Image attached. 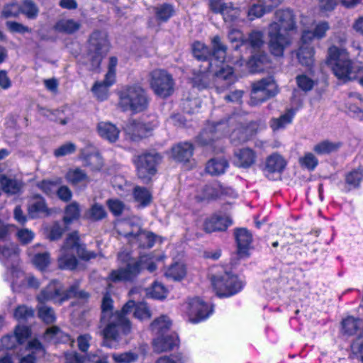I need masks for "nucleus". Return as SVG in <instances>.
<instances>
[{
    "mask_svg": "<svg viewBox=\"0 0 363 363\" xmlns=\"http://www.w3.org/2000/svg\"><path fill=\"white\" fill-rule=\"evenodd\" d=\"M211 43L213 52L211 53L209 48L201 42H196L193 44V54L199 60H209V72L215 74L217 80H225L227 84L234 82L233 69L225 65L226 47L222 44L219 36H214Z\"/></svg>",
    "mask_w": 363,
    "mask_h": 363,
    "instance_id": "f257e3e1",
    "label": "nucleus"
},
{
    "mask_svg": "<svg viewBox=\"0 0 363 363\" xmlns=\"http://www.w3.org/2000/svg\"><path fill=\"white\" fill-rule=\"evenodd\" d=\"M233 128L230 138L233 143L237 145L249 140L257 132V124L250 123L245 126L236 118L231 117L228 121H220L208 125L198 137V143L203 146L211 145L215 140L218 139L228 132L226 129Z\"/></svg>",
    "mask_w": 363,
    "mask_h": 363,
    "instance_id": "f03ea898",
    "label": "nucleus"
},
{
    "mask_svg": "<svg viewBox=\"0 0 363 363\" xmlns=\"http://www.w3.org/2000/svg\"><path fill=\"white\" fill-rule=\"evenodd\" d=\"M233 128L230 138L233 143L237 145L249 140L257 132V124L250 123L245 126L236 118L231 117L228 121H220L208 125L198 137V143L203 146L211 145L215 140L218 139L228 132L226 129Z\"/></svg>",
    "mask_w": 363,
    "mask_h": 363,
    "instance_id": "7ed1b4c3",
    "label": "nucleus"
},
{
    "mask_svg": "<svg viewBox=\"0 0 363 363\" xmlns=\"http://www.w3.org/2000/svg\"><path fill=\"white\" fill-rule=\"evenodd\" d=\"M12 230L11 226H1L0 240L4 238ZM19 252V249L13 243L3 247L0 245V260L6 267L5 279L10 284L12 291L21 297L23 271Z\"/></svg>",
    "mask_w": 363,
    "mask_h": 363,
    "instance_id": "20e7f679",
    "label": "nucleus"
},
{
    "mask_svg": "<svg viewBox=\"0 0 363 363\" xmlns=\"http://www.w3.org/2000/svg\"><path fill=\"white\" fill-rule=\"evenodd\" d=\"M164 259L163 255L149 254L142 255L138 261H133L126 252H120L118 259L125 267L112 270L108 276V281L113 282L127 281L133 280L143 269L152 273L157 269V264Z\"/></svg>",
    "mask_w": 363,
    "mask_h": 363,
    "instance_id": "39448f33",
    "label": "nucleus"
},
{
    "mask_svg": "<svg viewBox=\"0 0 363 363\" xmlns=\"http://www.w3.org/2000/svg\"><path fill=\"white\" fill-rule=\"evenodd\" d=\"M101 325H105L102 331L104 345L110 347V340H118L131 330L130 323L122 310L113 313V301L108 294H104L102 299Z\"/></svg>",
    "mask_w": 363,
    "mask_h": 363,
    "instance_id": "423d86ee",
    "label": "nucleus"
},
{
    "mask_svg": "<svg viewBox=\"0 0 363 363\" xmlns=\"http://www.w3.org/2000/svg\"><path fill=\"white\" fill-rule=\"evenodd\" d=\"M275 18L276 21L269 27V48L273 55L280 57L291 43L289 33L295 29V23L294 15L289 9L277 11Z\"/></svg>",
    "mask_w": 363,
    "mask_h": 363,
    "instance_id": "0eeeda50",
    "label": "nucleus"
},
{
    "mask_svg": "<svg viewBox=\"0 0 363 363\" xmlns=\"http://www.w3.org/2000/svg\"><path fill=\"white\" fill-rule=\"evenodd\" d=\"M326 63L334 74L345 82L357 79L362 65L360 62H352L345 50L336 46L328 49Z\"/></svg>",
    "mask_w": 363,
    "mask_h": 363,
    "instance_id": "6e6552de",
    "label": "nucleus"
},
{
    "mask_svg": "<svg viewBox=\"0 0 363 363\" xmlns=\"http://www.w3.org/2000/svg\"><path fill=\"white\" fill-rule=\"evenodd\" d=\"M75 255L83 259H90L96 257L93 252L87 251L83 245L79 242L77 232L70 233L67 238L64 245L60 251L58 264L63 269H73L77 264Z\"/></svg>",
    "mask_w": 363,
    "mask_h": 363,
    "instance_id": "1a4fd4ad",
    "label": "nucleus"
},
{
    "mask_svg": "<svg viewBox=\"0 0 363 363\" xmlns=\"http://www.w3.org/2000/svg\"><path fill=\"white\" fill-rule=\"evenodd\" d=\"M74 297L86 300L88 298L89 294L84 291L78 290L77 283L70 286L68 290L65 291L61 283L53 280L40 291L37 299L41 303L52 301L54 303L62 304L64 301Z\"/></svg>",
    "mask_w": 363,
    "mask_h": 363,
    "instance_id": "9d476101",
    "label": "nucleus"
},
{
    "mask_svg": "<svg viewBox=\"0 0 363 363\" xmlns=\"http://www.w3.org/2000/svg\"><path fill=\"white\" fill-rule=\"evenodd\" d=\"M118 106L123 111L138 113L148 106V97L143 88L138 85L125 86L118 92Z\"/></svg>",
    "mask_w": 363,
    "mask_h": 363,
    "instance_id": "9b49d317",
    "label": "nucleus"
},
{
    "mask_svg": "<svg viewBox=\"0 0 363 363\" xmlns=\"http://www.w3.org/2000/svg\"><path fill=\"white\" fill-rule=\"evenodd\" d=\"M213 288L219 297H229L240 292L244 282L236 275L225 272L223 274H214L211 277Z\"/></svg>",
    "mask_w": 363,
    "mask_h": 363,
    "instance_id": "f8f14e48",
    "label": "nucleus"
},
{
    "mask_svg": "<svg viewBox=\"0 0 363 363\" xmlns=\"http://www.w3.org/2000/svg\"><path fill=\"white\" fill-rule=\"evenodd\" d=\"M161 157L155 152H146L135 157L133 162L138 177L144 182H149L157 172Z\"/></svg>",
    "mask_w": 363,
    "mask_h": 363,
    "instance_id": "ddd939ff",
    "label": "nucleus"
},
{
    "mask_svg": "<svg viewBox=\"0 0 363 363\" xmlns=\"http://www.w3.org/2000/svg\"><path fill=\"white\" fill-rule=\"evenodd\" d=\"M149 83L155 94L160 97H167L173 92L172 77L164 69H156L150 72Z\"/></svg>",
    "mask_w": 363,
    "mask_h": 363,
    "instance_id": "4468645a",
    "label": "nucleus"
},
{
    "mask_svg": "<svg viewBox=\"0 0 363 363\" xmlns=\"http://www.w3.org/2000/svg\"><path fill=\"white\" fill-rule=\"evenodd\" d=\"M109 50V44L105 33L94 32L89 38V54L91 58L90 69H95L99 67L103 55Z\"/></svg>",
    "mask_w": 363,
    "mask_h": 363,
    "instance_id": "2eb2a0df",
    "label": "nucleus"
},
{
    "mask_svg": "<svg viewBox=\"0 0 363 363\" xmlns=\"http://www.w3.org/2000/svg\"><path fill=\"white\" fill-rule=\"evenodd\" d=\"M183 311L189 320L194 323L206 320L213 313L212 306L198 297L191 298L183 306Z\"/></svg>",
    "mask_w": 363,
    "mask_h": 363,
    "instance_id": "dca6fc26",
    "label": "nucleus"
},
{
    "mask_svg": "<svg viewBox=\"0 0 363 363\" xmlns=\"http://www.w3.org/2000/svg\"><path fill=\"white\" fill-rule=\"evenodd\" d=\"M277 86L272 77L263 79L252 85L250 104L255 106L274 96L277 93Z\"/></svg>",
    "mask_w": 363,
    "mask_h": 363,
    "instance_id": "f3484780",
    "label": "nucleus"
},
{
    "mask_svg": "<svg viewBox=\"0 0 363 363\" xmlns=\"http://www.w3.org/2000/svg\"><path fill=\"white\" fill-rule=\"evenodd\" d=\"M210 9L215 13L222 14L225 23L236 22L240 15V10L233 6L232 3H225L223 0H210Z\"/></svg>",
    "mask_w": 363,
    "mask_h": 363,
    "instance_id": "a211bd4d",
    "label": "nucleus"
},
{
    "mask_svg": "<svg viewBox=\"0 0 363 363\" xmlns=\"http://www.w3.org/2000/svg\"><path fill=\"white\" fill-rule=\"evenodd\" d=\"M155 336L152 342V347L157 353L170 351L179 345V338L176 333H169Z\"/></svg>",
    "mask_w": 363,
    "mask_h": 363,
    "instance_id": "6ab92c4d",
    "label": "nucleus"
},
{
    "mask_svg": "<svg viewBox=\"0 0 363 363\" xmlns=\"http://www.w3.org/2000/svg\"><path fill=\"white\" fill-rule=\"evenodd\" d=\"M256 158V152L252 149L242 147L235 150L233 163L238 167L249 168L255 163Z\"/></svg>",
    "mask_w": 363,
    "mask_h": 363,
    "instance_id": "aec40b11",
    "label": "nucleus"
},
{
    "mask_svg": "<svg viewBox=\"0 0 363 363\" xmlns=\"http://www.w3.org/2000/svg\"><path fill=\"white\" fill-rule=\"evenodd\" d=\"M155 125V123L145 124L131 120L125 126L124 131L130 136L131 140H135L138 138L145 137L148 132L152 130Z\"/></svg>",
    "mask_w": 363,
    "mask_h": 363,
    "instance_id": "412c9836",
    "label": "nucleus"
},
{
    "mask_svg": "<svg viewBox=\"0 0 363 363\" xmlns=\"http://www.w3.org/2000/svg\"><path fill=\"white\" fill-rule=\"evenodd\" d=\"M134 308L133 315L135 318L140 320H149L152 316V312L145 303H135L133 301H129L122 308V312L124 313L125 317Z\"/></svg>",
    "mask_w": 363,
    "mask_h": 363,
    "instance_id": "4be33fe9",
    "label": "nucleus"
},
{
    "mask_svg": "<svg viewBox=\"0 0 363 363\" xmlns=\"http://www.w3.org/2000/svg\"><path fill=\"white\" fill-rule=\"evenodd\" d=\"M138 218H133L118 220L115 228L118 234L127 238L130 242L133 241L136 233L139 232L140 226L137 223Z\"/></svg>",
    "mask_w": 363,
    "mask_h": 363,
    "instance_id": "5701e85b",
    "label": "nucleus"
},
{
    "mask_svg": "<svg viewBox=\"0 0 363 363\" xmlns=\"http://www.w3.org/2000/svg\"><path fill=\"white\" fill-rule=\"evenodd\" d=\"M231 224L232 221L229 217L215 215L206 219L203 228L207 233L223 231Z\"/></svg>",
    "mask_w": 363,
    "mask_h": 363,
    "instance_id": "b1692460",
    "label": "nucleus"
},
{
    "mask_svg": "<svg viewBox=\"0 0 363 363\" xmlns=\"http://www.w3.org/2000/svg\"><path fill=\"white\" fill-rule=\"evenodd\" d=\"M235 237L238 254L240 256L247 255L252 241V234L246 228H239L235 230Z\"/></svg>",
    "mask_w": 363,
    "mask_h": 363,
    "instance_id": "393cba45",
    "label": "nucleus"
},
{
    "mask_svg": "<svg viewBox=\"0 0 363 363\" xmlns=\"http://www.w3.org/2000/svg\"><path fill=\"white\" fill-rule=\"evenodd\" d=\"M44 354V349L41 343L37 340L33 339L28 341L24 348V363H35L37 357Z\"/></svg>",
    "mask_w": 363,
    "mask_h": 363,
    "instance_id": "a878e982",
    "label": "nucleus"
},
{
    "mask_svg": "<svg viewBox=\"0 0 363 363\" xmlns=\"http://www.w3.org/2000/svg\"><path fill=\"white\" fill-rule=\"evenodd\" d=\"M301 45L297 52V58L299 62L306 67H311L314 62V48L308 40L301 39Z\"/></svg>",
    "mask_w": 363,
    "mask_h": 363,
    "instance_id": "bb28decb",
    "label": "nucleus"
},
{
    "mask_svg": "<svg viewBox=\"0 0 363 363\" xmlns=\"http://www.w3.org/2000/svg\"><path fill=\"white\" fill-rule=\"evenodd\" d=\"M199 192H202L200 195H197L196 198L199 201H204L218 197L223 192H234L230 188H224L220 184L215 183L206 185Z\"/></svg>",
    "mask_w": 363,
    "mask_h": 363,
    "instance_id": "cd10ccee",
    "label": "nucleus"
},
{
    "mask_svg": "<svg viewBox=\"0 0 363 363\" xmlns=\"http://www.w3.org/2000/svg\"><path fill=\"white\" fill-rule=\"evenodd\" d=\"M97 132L101 138L110 143L116 142L118 139L120 133L119 129L114 124L105 121L98 123Z\"/></svg>",
    "mask_w": 363,
    "mask_h": 363,
    "instance_id": "c85d7f7f",
    "label": "nucleus"
},
{
    "mask_svg": "<svg viewBox=\"0 0 363 363\" xmlns=\"http://www.w3.org/2000/svg\"><path fill=\"white\" fill-rule=\"evenodd\" d=\"M330 26L326 21H320L314 25L313 30L305 28L302 33V40L310 43L315 38L320 39L325 37Z\"/></svg>",
    "mask_w": 363,
    "mask_h": 363,
    "instance_id": "c756f323",
    "label": "nucleus"
},
{
    "mask_svg": "<svg viewBox=\"0 0 363 363\" xmlns=\"http://www.w3.org/2000/svg\"><path fill=\"white\" fill-rule=\"evenodd\" d=\"M0 185L2 191L8 194H16L21 188V181L12 174H1Z\"/></svg>",
    "mask_w": 363,
    "mask_h": 363,
    "instance_id": "7c9ffc66",
    "label": "nucleus"
},
{
    "mask_svg": "<svg viewBox=\"0 0 363 363\" xmlns=\"http://www.w3.org/2000/svg\"><path fill=\"white\" fill-rule=\"evenodd\" d=\"M281 0H263V4H254L248 11V17L252 21L256 18H260L265 13L269 12L273 6L281 3Z\"/></svg>",
    "mask_w": 363,
    "mask_h": 363,
    "instance_id": "2f4dec72",
    "label": "nucleus"
},
{
    "mask_svg": "<svg viewBox=\"0 0 363 363\" xmlns=\"http://www.w3.org/2000/svg\"><path fill=\"white\" fill-rule=\"evenodd\" d=\"M193 145L189 143H181L172 149L174 158L180 162H187L193 155Z\"/></svg>",
    "mask_w": 363,
    "mask_h": 363,
    "instance_id": "473e14b6",
    "label": "nucleus"
},
{
    "mask_svg": "<svg viewBox=\"0 0 363 363\" xmlns=\"http://www.w3.org/2000/svg\"><path fill=\"white\" fill-rule=\"evenodd\" d=\"M172 326V320L165 315L155 318L150 324V328L155 335H161L169 333Z\"/></svg>",
    "mask_w": 363,
    "mask_h": 363,
    "instance_id": "72a5a7b5",
    "label": "nucleus"
},
{
    "mask_svg": "<svg viewBox=\"0 0 363 363\" xmlns=\"http://www.w3.org/2000/svg\"><path fill=\"white\" fill-rule=\"evenodd\" d=\"M228 166V162L224 157H215L207 162L206 171L211 175L217 176L223 174Z\"/></svg>",
    "mask_w": 363,
    "mask_h": 363,
    "instance_id": "f704fd0d",
    "label": "nucleus"
},
{
    "mask_svg": "<svg viewBox=\"0 0 363 363\" xmlns=\"http://www.w3.org/2000/svg\"><path fill=\"white\" fill-rule=\"evenodd\" d=\"M66 181L72 185L86 184L89 182L86 173L82 169L74 167L67 170L65 175Z\"/></svg>",
    "mask_w": 363,
    "mask_h": 363,
    "instance_id": "c9c22d12",
    "label": "nucleus"
},
{
    "mask_svg": "<svg viewBox=\"0 0 363 363\" xmlns=\"http://www.w3.org/2000/svg\"><path fill=\"white\" fill-rule=\"evenodd\" d=\"M286 165L285 159L277 153L267 158L265 168L269 172H281Z\"/></svg>",
    "mask_w": 363,
    "mask_h": 363,
    "instance_id": "e433bc0d",
    "label": "nucleus"
},
{
    "mask_svg": "<svg viewBox=\"0 0 363 363\" xmlns=\"http://www.w3.org/2000/svg\"><path fill=\"white\" fill-rule=\"evenodd\" d=\"M295 115V111L292 108L288 109L284 114L279 118L271 120L270 126L273 130H278L284 128L286 125L291 123Z\"/></svg>",
    "mask_w": 363,
    "mask_h": 363,
    "instance_id": "4c0bfd02",
    "label": "nucleus"
},
{
    "mask_svg": "<svg viewBox=\"0 0 363 363\" xmlns=\"http://www.w3.org/2000/svg\"><path fill=\"white\" fill-rule=\"evenodd\" d=\"M167 289L158 281H155L150 286L145 289V295L147 298L162 300L167 297Z\"/></svg>",
    "mask_w": 363,
    "mask_h": 363,
    "instance_id": "58836bf2",
    "label": "nucleus"
},
{
    "mask_svg": "<svg viewBox=\"0 0 363 363\" xmlns=\"http://www.w3.org/2000/svg\"><path fill=\"white\" fill-rule=\"evenodd\" d=\"M28 211L31 218L49 214V210L46 206L45 200L42 197L36 198L32 203L30 204Z\"/></svg>",
    "mask_w": 363,
    "mask_h": 363,
    "instance_id": "ea45409f",
    "label": "nucleus"
},
{
    "mask_svg": "<svg viewBox=\"0 0 363 363\" xmlns=\"http://www.w3.org/2000/svg\"><path fill=\"white\" fill-rule=\"evenodd\" d=\"M155 241L156 236L153 233L140 230L135 233L133 241L131 242L138 243L140 247H152Z\"/></svg>",
    "mask_w": 363,
    "mask_h": 363,
    "instance_id": "a19ab883",
    "label": "nucleus"
},
{
    "mask_svg": "<svg viewBox=\"0 0 363 363\" xmlns=\"http://www.w3.org/2000/svg\"><path fill=\"white\" fill-rule=\"evenodd\" d=\"M107 78L105 77L103 82H96L91 91L98 101H103L108 99V88L112 85L108 84Z\"/></svg>",
    "mask_w": 363,
    "mask_h": 363,
    "instance_id": "79ce46f5",
    "label": "nucleus"
},
{
    "mask_svg": "<svg viewBox=\"0 0 363 363\" xmlns=\"http://www.w3.org/2000/svg\"><path fill=\"white\" fill-rule=\"evenodd\" d=\"M80 28V23L73 19H62L55 26L56 30L65 33H72L78 30Z\"/></svg>",
    "mask_w": 363,
    "mask_h": 363,
    "instance_id": "37998d69",
    "label": "nucleus"
},
{
    "mask_svg": "<svg viewBox=\"0 0 363 363\" xmlns=\"http://www.w3.org/2000/svg\"><path fill=\"white\" fill-rule=\"evenodd\" d=\"M133 197L140 206L145 207L150 204L152 196L150 191L144 187L135 186L133 190Z\"/></svg>",
    "mask_w": 363,
    "mask_h": 363,
    "instance_id": "c03bdc74",
    "label": "nucleus"
},
{
    "mask_svg": "<svg viewBox=\"0 0 363 363\" xmlns=\"http://www.w3.org/2000/svg\"><path fill=\"white\" fill-rule=\"evenodd\" d=\"M185 266L182 263L176 262L172 264L165 272V276L175 281L182 279L186 275Z\"/></svg>",
    "mask_w": 363,
    "mask_h": 363,
    "instance_id": "a18cd8bd",
    "label": "nucleus"
},
{
    "mask_svg": "<svg viewBox=\"0 0 363 363\" xmlns=\"http://www.w3.org/2000/svg\"><path fill=\"white\" fill-rule=\"evenodd\" d=\"M340 146L338 142L323 140L314 146L313 150L318 155H325L337 150Z\"/></svg>",
    "mask_w": 363,
    "mask_h": 363,
    "instance_id": "49530a36",
    "label": "nucleus"
},
{
    "mask_svg": "<svg viewBox=\"0 0 363 363\" xmlns=\"http://www.w3.org/2000/svg\"><path fill=\"white\" fill-rule=\"evenodd\" d=\"M363 325L362 320L354 318V317H347L342 322V330L348 335H354L357 330Z\"/></svg>",
    "mask_w": 363,
    "mask_h": 363,
    "instance_id": "de8ad7c7",
    "label": "nucleus"
},
{
    "mask_svg": "<svg viewBox=\"0 0 363 363\" xmlns=\"http://www.w3.org/2000/svg\"><path fill=\"white\" fill-rule=\"evenodd\" d=\"M267 55H253L247 62V66L251 72H259L264 70V65L267 62Z\"/></svg>",
    "mask_w": 363,
    "mask_h": 363,
    "instance_id": "09e8293b",
    "label": "nucleus"
},
{
    "mask_svg": "<svg viewBox=\"0 0 363 363\" xmlns=\"http://www.w3.org/2000/svg\"><path fill=\"white\" fill-rule=\"evenodd\" d=\"M80 216L79 206L76 202H72L69 204L66 209L64 216V222L69 224L72 221L77 220Z\"/></svg>",
    "mask_w": 363,
    "mask_h": 363,
    "instance_id": "8fccbe9b",
    "label": "nucleus"
},
{
    "mask_svg": "<svg viewBox=\"0 0 363 363\" xmlns=\"http://www.w3.org/2000/svg\"><path fill=\"white\" fill-rule=\"evenodd\" d=\"M111 357L116 363H133L138 359V354L132 351L123 353H113Z\"/></svg>",
    "mask_w": 363,
    "mask_h": 363,
    "instance_id": "3c124183",
    "label": "nucleus"
},
{
    "mask_svg": "<svg viewBox=\"0 0 363 363\" xmlns=\"http://www.w3.org/2000/svg\"><path fill=\"white\" fill-rule=\"evenodd\" d=\"M107 213L103 206L95 203L92 205L89 211L86 213V216L91 220H99L104 218Z\"/></svg>",
    "mask_w": 363,
    "mask_h": 363,
    "instance_id": "603ef678",
    "label": "nucleus"
},
{
    "mask_svg": "<svg viewBox=\"0 0 363 363\" xmlns=\"http://www.w3.org/2000/svg\"><path fill=\"white\" fill-rule=\"evenodd\" d=\"M252 48L257 49L264 45V33L257 30H254L250 33L248 38L245 40Z\"/></svg>",
    "mask_w": 363,
    "mask_h": 363,
    "instance_id": "864d4df0",
    "label": "nucleus"
},
{
    "mask_svg": "<svg viewBox=\"0 0 363 363\" xmlns=\"http://www.w3.org/2000/svg\"><path fill=\"white\" fill-rule=\"evenodd\" d=\"M362 177L363 173L361 170H354L349 172L345 177L346 184L349 186L348 190L357 187Z\"/></svg>",
    "mask_w": 363,
    "mask_h": 363,
    "instance_id": "5fc2aeb1",
    "label": "nucleus"
},
{
    "mask_svg": "<svg viewBox=\"0 0 363 363\" xmlns=\"http://www.w3.org/2000/svg\"><path fill=\"white\" fill-rule=\"evenodd\" d=\"M16 341L18 343L23 342V327L19 324L16 326L13 335L6 336L1 339L4 346L6 348H11L13 345H10L9 342Z\"/></svg>",
    "mask_w": 363,
    "mask_h": 363,
    "instance_id": "6e6d98bb",
    "label": "nucleus"
},
{
    "mask_svg": "<svg viewBox=\"0 0 363 363\" xmlns=\"http://www.w3.org/2000/svg\"><path fill=\"white\" fill-rule=\"evenodd\" d=\"M157 19L163 21H167L174 13V9L172 5L164 4L155 9Z\"/></svg>",
    "mask_w": 363,
    "mask_h": 363,
    "instance_id": "4d7b16f0",
    "label": "nucleus"
},
{
    "mask_svg": "<svg viewBox=\"0 0 363 363\" xmlns=\"http://www.w3.org/2000/svg\"><path fill=\"white\" fill-rule=\"evenodd\" d=\"M103 164V160L98 153L89 155L84 161V165L90 167L93 171L101 169Z\"/></svg>",
    "mask_w": 363,
    "mask_h": 363,
    "instance_id": "13d9d810",
    "label": "nucleus"
},
{
    "mask_svg": "<svg viewBox=\"0 0 363 363\" xmlns=\"http://www.w3.org/2000/svg\"><path fill=\"white\" fill-rule=\"evenodd\" d=\"M38 315L46 323H52L56 319L53 309L46 306L38 308Z\"/></svg>",
    "mask_w": 363,
    "mask_h": 363,
    "instance_id": "bf43d9fd",
    "label": "nucleus"
},
{
    "mask_svg": "<svg viewBox=\"0 0 363 363\" xmlns=\"http://www.w3.org/2000/svg\"><path fill=\"white\" fill-rule=\"evenodd\" d=\"M76 150V145L72 143H65L55 149L53 155L56 157H65L74 153Z\"/></svg>",
    "mask_w": 363,
    "mask_h": 363,
    "instance_id": "052dcab7",
    "label": "nucleus"
},
{
    "mask_svg": "<svg viewBox=\"0 0 363 363\" xmlns=\"http://www.w3.org/2000/svg\"><path fill=\"white\" fill-rule=\"evenodd\" d=\"M60 183V179L55 182L50 180H43L40 182L38 186L45 194L51 195L57 191V188Z\"/></svg>",
    "mask_w": 363,
    "mask_h": 363,
    "instance_id": "680f3d73",
    "label": "nucleus"
},
{
    "mask_svg": "<svg viewBox=\"0 0 363 363\" xmlns=\"http://www.w3.org/2000/svg\"><path fill=\"white\" fill-rule=\"evenodd\" d=\"M300 164L309 170H313L318 164L317 158L311 152L305 154L300 158Z\"/></svg>",
    "mask_w": 363,
    "mask_h": 363,
    "instance_id": "e2e57ef3",
    "label": "nucleus"
},
{
    "mask_svg": "<svg viewBox=\"0 0 363 363\" xmlns=\"http://www.w3.org/2000/svg\"><path fill=\"white\" fill-rule=\"evenodd\" d=\"M32 262L38 268L43 269L50 263L49 254L47 252L38 253L33 256Z\"/></svg>",
    "mask_w": 363,
    "mask_h": 363,
    "instance_id": "0e129e2a",
    "label": "nucleus"
},
{
    "mask_svg": "<svg viewBox=\"0 0 363 363\" xmlns=\"http://www.w3.org/2000/svg\"><path fill=\"white\" fill-rule=\"evenodd\" d=\"M118 63L117 58L115 57H111L109 59L108 66V72L105 76L107 78L108 84H113L115 82L116 77V68Z\"/></svg>",
    "mask_w": 363,
    "mask_h": 363,
    "instance_id": "69168bd1",
    "label": "nucleus"
},
{
    "mask_svg": "<svg viewBox=\"0 0 363 363\" xmlns=\"http://www.w3.org/2000/svg\"><path fill=\"white\" fill-rule=\"evenodd\" d=\"M296 83L298 86L305 91H310L314 85V82L304 74L296 77Z\"/></svg>",
    "mask_w": 363,
    "mask_h": 363,
    "instance_id": "338daca9",
    "label": "nucleus"
},
{
    "mask_svg": "<svg viewBox=\"0 0 363 363\" xmlns=\"http://www.w3.org/2000/svg\"><path fill=\"white\" fill-rule=\"evenodd\" d=\"M107 205L110 211L115 216L121 215L125 209L123 203L118 199H109Z\"/></svg>",
    "mask_w": 363,
    "mask_h": 363,
    "instance_id": "774afa93",
    "label": "nucleus"
}]
</instances>
